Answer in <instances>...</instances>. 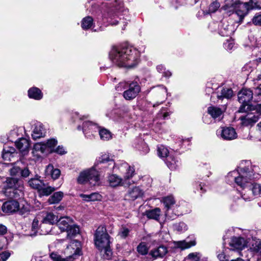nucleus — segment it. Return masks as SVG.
Listing matches in <instances>:
<instances>
[{
  "mask_svg": "<svg viewBox=\"0 0 261 261\" xmlns=\"http://www.w3.org/2000/svg\"><path fill=\"white\" fill-rule=\"evenodd\" d=\"M261 175V169L255 165H252L249 161H243L238 171L229 172L227 177L230 180H234L236 183L243 188L242 197L245 200H250L254 196H258L261 193V186L256 183L245 185L253 179L259 178Z\"/></svg>",
  "mask_w": 261,
  "mask_h": 261,
  "instance_id": "f257e3e1",
  "label": "nucleus"
},
{
  "mask_svg": "<svg viewBox=\"0 0 261 261\" xmlns=\"http://www.w3.org/2000/svg\"><path fill=\"white\" fill-rule=\"evenodd\" d=\"M140 53L129 46H113L110 53V58L113 63L119 67L131 68L138 63Z\"/></svg>",
  "mask_w": 261,
  "mask_h": 261,
  "instance_id": "f03ea898",
  "label": "nucleus"
},
{
  "mask_svg": "<svg viewBox=\"0 0 261 261\" xmlns=\"http://www.w3.org/2000/svg\"><path fill=\"white\" fill-rule=\"evenodd\" d=\"M238 98L239 102L241 103V106L239 108L238 112H246L250 108V102L254 98L255 101L254 91L253 92L250 89L243 88L238 93Z\"/></svg>",
  "mask_w": 261,
  "mask_h": 261,
  "instance_id": "7ed1b4c3",
  "label": "nucleus"
},
{
  "mask_svg": "<svg viewBox=\"0 0 261 261\" xmlns=\"http://www.w3.org/2000/svg\"><path fill=\"white\" fill-rule=\"evenodd\" d=\"M162 202L163 203L165 210V216L169 220H174L177 216L182 215V212L178 210L177 205H175V201L172 196H168L163 198Z\"/></svg>",
  "mask_w": 261,
  "mask_h": 261,
  "instance_id": "20e7f679",
  "label": "nucleus"
},
{
  "mask_svg": "<svg viewBox=\"0 0 261 261\" xmlns=\"http://www.w3.org/2000/svg\"><path fill=\"white\" fill-rule=\"evenodd\" d=\"M110 239L111 237L105 226H100L97 228L94 234L95 245L101 252H102L103 248L110 246Z\"/></svg>",
  "mask_w": 261,
  "mask_h": 261,
  "instance_id": "39448f33",
  "label": "nucleus"
},
{
  "mask_svg": "<svg viewBox=\"0 0 261 261\" xmlns=\"http://www.w3.org/2000/svg\"><path fill=\"white\" fill-rule=\"evenodd\" d=\"M235 10L236 13L240 18V22H241L244 17L247 15L249 10L253 9H260L257 2H253V0H250L247 3H242L240 1L236 3L234 6L232 8Z\"/></svg>",
  "mask_w": 261,
  "mask_h": 261,
  "instance_id": "423d86ee",
  "label": "nucleus"
},
{
  "mask_svg": "<svg viewBox=\"0 0 261 261\" xmlns=\"http://www.w3.org/2000/svg\"><path fill=\"white\" fill-rule=\"evenodd\" d=\"M99 180L98 172L94 167L81 172L77 178L79 184H84L89 182L92 186L97 185Z\"/></svg>",
  "mask_w": 261,
  "mask_h": 261,
  "instance_id": "0eeeda50",
  "label": "nucleus"
},
{
  "mask_svg": "<svg viewBox=\"0 0 261 261\" xmlns=\"http://www.w3.org/2000/svg\"><path fill=\"white\" fill-rule=\"evenodd\" d=\"M80 242L76 240L71 241L64 251L65 255L64 261H73L74 259L81 254V249L79 247Z\"/></svg>",
  "mask_w": 261,
  "mask_h": 261,
  "instance_id": "6e6552de",
  "label": "nucleus"
},
{
  "mask_svg": "<svg viewBox=\"0 0 261 261\" xmlns=\"http://www.w3.org/2000/svg\"><path fill=\"white\" fill-rule=\"evenodd\" d=\"M18 180L15 178H9L6 180V185L0 193L1 194L10 198H16V188Z\"/></svg>",
  "mask_w": 261,
  "mask_h": 261,
  "instance_id": "1a4fd4ad",
  "label": "nucleus"
},
{
  "mask_svg": "<svg viewBox=\"0 0 261 261\" xmlns=\"http://www.w3.org/2000/svg\"><path fill=\"white\" fill-rule=\"evenodd\" d=\"M141 91V87L137 82L128 84V89L123 93V97L127 100H131L138 95Z\"/></svg>",
  "mask_w": 261,
  "mask_h": 261,
  "instance_id": "9d476101",
  "label": "nucleus"
},
{
  "mask_svg": "<svg viewBox=\"0 0 261 261\" xmlns=\"http://www.w3.org/2000/svg\"><path fill=\"white\" fill-rule=\"evenodd\" d=\"M121 4L119 3V6H114V8L110 9L106 14L104 15V17L108 19V21L112 25H117L119 20L116 19L121 10Z\"/></svg>",
  "mask_w": 261,
  "mask_h": 261,
  "instance_id": "9b49d317",
  "label": "nucleus"
},
{
  "mask_svg": "<svg viewBox=\"0 0 261 261\" xmlns=\"http://www.w3.org/2000/svg\"><path fill=\"white\" fill-rule=\"evenodd\" d=\"M144 191L139 186L129 187L125 195V199L134 201L137 199L142 198L144 195Z\"/></svg>",
  "mask_w": 261,
  "mask_h": 261,
  "instance_id": "f8f14e48",
  "label": "nucleus"
},
{
  "mask_svg": "<svg viewBox=\"0 0 261 261\" xmlns=\"http://www.w3.org/2000/svg\"><path fill=\"white\" fill-rule=\"evenodd\" d=\"M100 126L91 121H85L83 124L82 130L86 137L91 138L94 134L98 132Z\"/></svg>",
  "mask_w": 261,
  "mask_h": 261,
  "instance_id": "ddd939ff",
  "label": "nucleus"
},
{
  "mask_svg": "<svg viewBox=\"0 0 261 261\" xmlns=\"http://www.w3.org/2000/svg\"><path fill=\"white\" fill-rule=\"evenodd\" d=\"M249 253L251 256L248 258V261H261V242L255 241L252 244Z\"/></svg>",
  "mask_w": 261,
  "mask_h": 261,
  "instance_id": "4468645a",
  "label": "nucleus"
},
{
  "mask_svg": "<svg viewBox=\"0 0 261 261\" xmlns=\"http://www.w3.org/2000/svg\"><path fill=\"white\" fill-rule=\"evenodd\" d=\"M258 115L254 112H250L244 116H241L240 119L241 121L242 125L245 126H252L258 120L259 116Z\"/></svg>",
  "mask_w": 261,
  "mask_h": 261,
  "instance_id": "2eb2a0df",
  "label": "nucleus"
},
{
  "mask_svg": "<svg viewBox=\"0 0 261 261\" xmlns=\"http://www.w3.org/2000/svg\"><path fill=\"white\" fill-rule=\"evenodd\" d=\"M217 134L225 140H232L237 137V134L235 129L230 127L222 128L221 130L217 132Z\"/></svg>",
  "mask_w": 261,
  "mask_h": 261,
  "instance_id": "dca6fc26",
  "label": "nucleus"
},
{
  "mask_svg": "<svg viewBox=\"0 0 261 261\" xmlns=\"http://www.w3.org/2000/svg\"><path fill=\"white\" fill-rule=\"evenodd\" d=\"M19 207V203L18 201L11 200L6 201L3 203L2 210L5 213L10 214L17 212Z\"/></svg>",
  "mask_w": 261,
  "mask_h": 261,
  "instance_id": "f3484780",
  "label": "nucleus"
},
{
  "mask_svg": "<svg viewBox=\"0 0 261 261\" xmlns=\"http://www.w3.org/2000/svg\"><path fill=\"white\" fill-rule=\"evenodd\" d=\"M233 32V27L226 20H222L218 26V33L222 36H229Z\"/></svg>",
  "mask_w": 261,
  "mask_h": 261,
  "instance_id": "a211bd4d",
  "label": "nucleus"
},
{
  "mask_svg": "<svg viewBox=\"0 0 261 261\" xmlns=\"http://www.w3.org/2000/svg\"><path fill=\"white\" fill-rule=\"evenodd\" d=\"M118 169L121 172H125L124 176L125 179H128L133 177L135 173V169L133 167H131L128 164L123 162L121 163L118 164Z\"/></svg>",
  "mask_w": 261,
  "mask_h": 261,
  "instance_id": "6ab92c4d",
  "label": "nucleus"
},
{
  "mask_svg": "<svg viewBox=\"0 0 261 261\" xmlns=\"http://www.w3.org/2000/svg\"><path fill=\"white\" fill-rule=\"evenodd\" d=\"M57 144V141L55 139L48 140L46 143H37L34 145V149L36 151H40L44 153L47 148H51L54 147Z\"/></svg>",
  "mask_w": 261,
  "mask_h": 261,
  "instance_id": "aec40b11",
  "label": "nucleus"
},
{
  "mask_svg": "<svg viewBox=\"0 0 261 261\" xmlns=\"http://www.w3.org/2000/svg\"><path fill=\"white\" fill-rule=\"evenodd\" d=\"M15 142L16 147L23 155H24L28 153L30 146L29 140L21 138Z\"/></svg>",
  "mask_w": 261,
  "mask_h": 261,
  "instance_id": "412c9836",
  "label": "nucleus"
},
{
  "mask_svg": "<svg viewBox=\"0 0 261 261\" xmlns=\"http://www.w3.org/2000/svg\"><path fill=\"white\" fill-rule=\"evenodd\" d=\"M246 240L242 237H234L230 243V249L232 250H242L246 246Z\"/></svg>",
  "mask_w": 261,
  "mask_h": 261,
  "instance_id": "4be33fe9",
  "label": "nucleus"
},
{
  "mask_svg": "<svg viewBox=\"0 0 261 261\" xmlns=\"http://www.w3.org/2000/svg\"><path fill=\"white\" fill-rule=\"evenodd\" d=\"M168 252L167 248L163 245H161L158 248L152 249L149 253V255L153 258L163 257Z\"/></svg>",
  "mask_w": 261,
  "mask_h": 261,
  "instance_id": "5701e85b",
  "label": "nucleus"
},
{
  "mask_svg": "<svg viewBox=\"0 0 261 261\" xmlns=\"http://www.w3.org/2000/svg\"><path fill=\"white\" fill-rule=\"evenodd\" d=\"M57 226L61 231H66L72 223V220L68 217H62L57 220Z\"/></svg>",
  "mask_w": 261,
  "mask_h": 261,
  "instance_id": "b1692460",
  "label": "nucleus"
},
{
  "mask_svg": "<svg viewBox=\"0 0 261 261\" xmlns=\"http://www.w3.org/2000/svg\"><path fill=\"white\" fill-rule=\"evenodd\" d=\"M225 109L226 108L225 107H223V109H222L221 108L217 107L211 106L207 108V113L212 116L213 118L215 119L217 118L220 119L221 115Z\"/></svg>",
  "mask_w": 261,
  "mask_h": 261,
  "instance_id": "393cba45",
  "label": "nucleus"
},
{
  "mask_svg": "<svg viewBox=\"0 0 261 261\" xmlns=\"http://www.w3.org/2000/svg\"><path fill=\"white\" fill-rule=\"evenodd\" d=\"M40 178L41 177L39 175H36L35 177L31 178L28 181L29 186L39 191L42 186H44V182Z\"/></svg>",
  "mask_w": 261,
  "mask_h": 261,
  "instance_id": "a878e982",
  "label": "nucleus"
},
{
  "mask_svg": "<svg viewBox=\"0 0 261 261\" xmlns=\"http://www.w3.org/2000/svg\"><path fill=\"white\" fill-rule=\"evenodd\" d=\"M44 134L45 130L43 127V125L40 122L36 123L32 134L33 139L36 140L40 138L44 135Z\"/></svg>",
  "mask_w": 261,
  "mask_h": 261,
  "instance_id": "bb28decb",
  "label": "nucleus"
},
{
  "mask_svg": "<svg viewBox=\"0 0 261 261\" xmlns=\"http://www.w3.org/2000/svg\"><path fill=\"white\" fill-rule=\"evenodd\" d=\"M58 217L51 213H47L46 216L42 219V223L40 224V227L43 228L44 225L46 224L53 225L57 223Z\"/></svg>",
  "mask_w": 261,
  "mask_h": 261,
  "instance_id": "cd10ccee",
  "label": "nucleus"
},
{
  "mask_svg": "<svg viewBox=\"0 0 261 261\" xmlns=\"http://www.w3.org/2000/svg\"><path fill=\"white\" fill-rule=\"evenodd\" d=\"M98 162L104 165V166H102L104 168L107 167V166L105 164L107 163H108V166L110 169H114L116 167L115 163L113 160L110 159L109 154H105L101 155L99 158Z\"/></svg>",
  "mask_w": 261,
  "mask_h": 261,
  "instance_id": "c85d7f7f",
  "label": "nucleus"
},
{
  "mask_svg": "<svg viewBox=\"0 0 261 261\" xmlns=\"http://www.w3.org/2000/svg\"><path fill=\"white\" fill-rule=\"evenodd\" d=\"M28 96L35 100H40L43 97L41 91L37 87H32L28 90Z\"/></svg>",
  "mask_w": 261,
  "mask_h": 261,
  "instance_id": "c756f323",
  "label": "nucleus"
},
{
  "mask_svg": "<svg viewBox=\"0 0 261 261\" xmlns=\"http://www.w3.org/2000/svg\"><path fill=\"white\" fill-rule=\"evenodd\" d=\"M175 247L180 248L181 250L186 249L194 246L196 245V241L195 240L187 242L186 240L175 242Z\"/></svg>",
  "mask_w": 261,
  "mask_h": 261,
  "instance_id": "7c9ffc66",
  "label": "nucleus"
},
{
  "mask_svg": "<svg viewBox=\"0 0 261 261\" xmlns=\"http://www.w3.org/2000/svg\"><path fill=\"white\" fill-rule=\"evenodd\" d=\"M46 174L50 175L54 179H56L59 178L61 174V171L59 169L54 168L52 165H48L46 169Z\"/></svg>",
  "mask_w": 261,
  "mask_h": 261,
  "instance_id": "2f4dec72",
  "label": "nucleus"
},
{
  "mask_svg": "<svg viewBox=\"0 0 261 261\" xmlns=\"http://www.w3.org/2000/svg\"><path fill=\"white\" fill-rule=\"evenodd\" d=\"M80 197L86 201H94L100 200L101 196L98 193H92L90 194H80Z\"/></svg>",
  "mask_w": 261,
  "mask_h": 261,
  "instance_id": "473e14b6",
  "label": "nucleus"
},
{
  "mask_svg": "<svg viewBox=\"0 0 261 261\" xmlns=\"http://www.w3.org/2000/svg\"><path fill=\"white\" fill-rule=\"evenodd\" d=\"M166 163L169 169L175 170L178 166V161L172 155H169L166 160Z\"/></svg>",
  "mask_w": 261,
  "mask_h": 261,
  "instance_id": "72a5a7b5",
  "label": "nucleus"
},
{
  "mask_svg": "<svg viewBox=\"0 0 261 261\" xmlns=\"http://www.w3.org/2000/svg\"><path fill=\"white\" fill-rule=\"evenodd\" d=\"M63 195L62 192H55L49 198L48 202L49 204L58 203L62 199Z\"/></svg>",
  "mask_w": 261,
  "mask_h": 261,
  "instance_id": "f704fd0d",
  "label": "nucleus"
},
{
  "mask_svg": "<svg viewBox=\"0 0 261 261\" xmlns=\"http://www.w3.org/2000/svg\"><path fill=\"white\" fill-rule=\"evenodd\" d=\"M161 214V210L159 208L146 211L147 218L158 220Z\"/></svg>",
  "mask_w": 261,
  "mask_h": 261,
  "instance_id": "c9c22d12",
  "label": "nucleus"
},
{
  "mask_svg": "<svg viewBox=\"0 0 261 261\" xmlns=\"http://www.w3.org/2000/svg\"><path fill=\"white\" fill-rule=\"evenodd\" d=\"M108 181L111 187H115L120 185L122 179L116 174H112L109 176Z\"/></svg>",
  "mask_w": 261,
  "mask_h": 261,
  "instance_id": "e433bc0d",
  "label": "nucleus"
},
{
  "mask_svg": "<svg viewBox=\"0 0 261 261\" xmlns=\"http://www.w3.org/2000/svg\"><path fill=\"white\" fill-rule=\"evenodd\" d=\"M66 232H67V237L71 238L80 232V228L78 226L71 224Z\"/></svg>",
  "mask_w": 261,
  "mask_h": 261,
  "instance_id": "4c0bfd02",
  "label": "nucleus"
},
{
  "mask_svg": "<svg viewBox=\"0 0 261 261\" xmlns=\"http://www.w3.org/2000/svg\"><path fill=\"white\" fill-rule=\"evenodd\" d=\"M98 132L100 139L103 140H109L112 138L111 133L106 128L100 127Z\"/></svg>",
  "mask_w": 261,
  "mask_h": 261,
  "instance_id": "58836bf2",
  "label": "nucleus"
},
{
  "mask_svg": "<svg viewBox=\"0 0 261 261\" xmlns=\"http://www.w3.org/2000/svg\"><path fill=\"white\" fill-rule=\"evenodd\" d=\"M93 25V19L91 16H87L84 18L82 21V27L84 30H88Z\"/></svg>",
  "mask_w": 261,
  "mask_h": 261,
  "instance_id": "ea45409f",
  "label": "nucleus"
},
{
  "mask_svg": "<svg viewBox=\"0 0 261 261\" xmlns=\"http://www.w3.org/2000/svg\"><path fill=\"white\" fill-rule=\"evenodd\" d=\"M55 190V188L47 186V185L44 183V186H43L41 189L39 190L38 192L41 195L48 196Z\"/></svg>",
  "mask_w": 261,
  "mask_h": 261,
  "instance_id": "a19ab883",
  "label": "nucleus"
},
{
  "mask_svg": "<svg viewBox=\"0 0 261 261\" xmlns=\"http://www.w3.org/2000/svg\"><path fill=\"white\" fill-rule=\"evenodd\" d=\"M233 95V91L230 88H223L221 90V95H218L219 99H222L223 98L227 99L230 98Z\"/></svg>",
  "mask_w": 261,
  "mask_h": 261,
  "instance_id": "79ce46f5",
  "label": "nucleus"
},
{
  "mask_svg": "<svg viewBox=\"0 0 261 261\" xmlns=\"http://www.w3.org/2000/svg\"><path fill=\"white\" fill-rule=\"evenodd\" d=\"M193 187L194 189V192L196 193L199 190L201 195H202V194L205 193L206 191V189H205V185L204 184L202 185L201 182L199 183L198 181H195L194 182Z\"/></svg>",
  "mask_w": 261,
  "mask_h": 261,
  "instance_id": "37998d69",
  "label": "nucleus"
},
{
  "mask_svg": "<svg viewBox=\"0 0 261 261\" xmlns=\"http://www.w3.org/2000/svg\"><path fill=\"white\" fill-rule=\"evenodd\" d=\"M158 154L160 158H167L169 151L168 149L163 145L158 147Z\"/></svg>",
  "mask_w": 261,
  "mask_h": 261,
  "instance_id": "c03bdc74",
  "label": "nucleus"
},
{
  "mask_svg": "<svg viewBox=\"0 0 261 261\" xmlns=\"http://www.w3.org/2000/svg\"><path fill=\"white\" fill-rule=\"evenodd\" d=\"M104 253L102 254L103 258L106 259H111L113 255V252L111 247V245L103 248Z\"/></svg>",
  "mask_w": 261,
  "mask_h": 261,
  "instance_id": "a18cd8bd",
  "label": "nucleus"
},
{
  "mask_svg": "<svg viewBox=\"0 0 261 261\" xmlns=\"http://www.w3.org/2000/svg\"><path fill=\"white\" fill-rule=\"evenodd\" d=\"M130 229L125 226H122L118 232V236L121 238L125 239L129 234Z\"/></svg>",
  "mask_w": 261,
  "mask_h": 261,
  "instance_id": "49530a36",
  "label": "nucleus"
},
{
  "mask_svg": "<svg viewBox=\"0 0 261 261\" xmlns=\"http://www.w3.org/2000/svg\"><path fill=\"white\" fill-rule=\"evenodd\" d=\"M137 251L141 255H145L148 253V248L144 243H141L137 248Z\"/></svg>",
  "mask_w": 261,
  "mask_h": 261,
  "instance_id": "de8ad7c7",
  "label": "nucleus"
},
{
  "mask_svg": "<svg viewBox=\"0 0 261 261\" xmlns=\"http://www.w3.org/2000/svg\"><path fill=\"white\" fill-rule=\"evenodd\" d=\"M174 228L179 232H182L187 229V225L184 222H179L174 225Z\"/></svg>",
  "mask_w": 261,
  "mask_h": 261,
  "instance_id": "09e8293b",
  "label": "nucleus"
},
{
  "mask_svg": "<svg viewBox=\"0 0 261 261\" xmlns=\"http://www.w3.org/2000/svg\"><path fill=\"white\" fill-rule=\"evenodd\" d=\"M201 257V255L199 252H193L190 253L188 256L187 258L188 259L191 260L192 261H199L200 258Z\"/></svg>",
  "mask_w": 261,
  "mask_h": 261,
  "instance_id": "8fccbe9b",
  "label": "nucleus"
},
{
  "mask_svg": "<svg viewBox=\"0 0 261 261\" xmlns=\"http://www.w3.org/2000/svg\"><path fill=\"white\" fill-rule=\"evenodd\" d=\"M254 97L255 101H261V84L254 89Z\"/></svg>",
  "mask_w": 261,
  "mask_h": 261,
  "instance_id": "3c124183",
  "label": "nucleus"
},
{
  "mask_svg": "<svg viewBox=\"0 0 261 261\" xmlns=\"http://www.w3.org/2000/svg\"><path fill=\"white\" fill-rule=\"evenodd\" d=\"M220 6V3L216 1L210 5L208 10L211 13H214L218 10Z\"/></svg>",
  "mask_w": 261,
  "mask_h": 261,
  "instance_id": "603ef678",
  "label": "nucleus"
},
{
  "mask_svg": "<svg viewBox=\"0 0 261 261\" xmlns=\"http://www.w3.org/2000/svg\"><path fill=\"white\" fill-rule=\"evenodd\" d=\"M17 212L21 215L28 214L29 212V208L28 205H22L20 206L19 205Z\"/></svg>",
  "mask_w": 261,
  "mask_h": 261,
  "instance_id": "864d4df0",
  "label": "nucleus"
},
{
  "mask_svg": "<svg viewBox=\"0 0 261 261\" xmlns=\"http://www.w3.org/2000/svg\"><path fill=\"white\" fill-rule=\"evenodd\" d=\"M50 257L54 261H64V258H62L59 254L56 252H52L50 253Z\"/></svg>",
  "mask_w": 261,
  "mask_h": 261,
  "instance_id": "5fc2aeb1",
  "label": "nucleus"
},
{
  "mask_svg": "<svg viewBox=\"0 0 261 261\" xmlns=\"http://www.w3.org/2000/svg\"><path fill=\"white\" fill-rule=\"evenodd\" d=\"M223 45L226 49L230 50L232 49L234 46L233 41L232 40H227L226 42L224 43Z\"/></svg>",
  "mask_w": 261,
  "mask_h": 261,
  "instance_id": "6e6d98bb",
  "label": "nucleus"
},
{
  "mask_svg": "<svg viewBox=\"0 0 261 261\" xmlns=\"http://www.w3.org/2000/svg\"><path fill=\"white\" fill-rule=\"evenodd\" d=\"M10 256L8 251H4L0 253V261H6Z\"/></svg>",
  "mask_w": 261,
  "mask_h": 261,
  "instance_id": "4d7b16f0",
  "label": "nucleus"
},
{
  "mask_svg": "<svg viewBox=\"0 0 261 261\" xmlns=\"http://www.w3.org/2000/svg\"><path fill=\"white\" fill-rule=\"evenodd\" d=\"M239 1L238 0H225V7L227 8H233L234 5H236V3H238Z\"/></svg>",
  "mask_w": 261,
  "mask_h": 261,
  "instance_id": "13d9d810",
  "label": "nucleus"
},
{
  "mask_svg": "<svg viewBox=\"0 0 261 261\" xmlns=\"http://www.w3.org/2000/svg\"><path fill=\"white\" fill-rule=\"evenodd\" d=\"M252 22L255 25H261V14L254 16L252 18Z\"/></svg>",
  "mask_w": 261,
  "mask_h": 261,
  "instance_id": "bf43d9fd",
  "label": "nucleus"
},
{
  "mask_svg": "<svg viewBox=\"0 0 261 261\" xmlns=\"http://www.w3.org/2000/svg\"><path fill=\"white\" fill-rule=\"evenodd\" d=\"M4 151H5L6 152L9 153L11 155L14 156V154L15 153L16 150L14 147H10L5 146L4 148Z\"/></svg>",
  "mask_w": 261,
  "mask_h": 261,
  "instance_id": "052dcab7",
  "label": "nucleus"
},
{
  "mask_svg": "<svg viewBox=\"0 0 261 261\" xmlns=\"http://www.w3.org/2000/svg\"><path fill=\"white\" fill-rule=\"evenodd\" d=\"M217 257L220 261H229L228 257L225 255L223 252L218 254Z\"/></svg>",
  "mask_w": 261,
  "mask_h": 261,
  "instance_id": "680f3d73",
  "label": "nucleus"
},
{
  "mask_svg": "<svg viewBox=\"0 0 261 261\" xmlns=\"http://www.w3.org/2000/svg\"><path fill=\"white\" fill-rule=\"evenodd\" d=\"M11 157H13V155H11L9 153L6 152L5 151H4V150L3 151L2 158L4 160L11 161Z\"/></svg>",
  "mask_w": 261,
  "mask_h": 261,
  "instance_id": "e2e57ef3",
  "label": "nucleus"
},
{
  "mask_svg": "<svg viewBox=\"0 0 261 261\" xmlns=\"http://www.w3.org/2000/svg\"><path fill=\"white\" fill-rule=\"evenodd\" d=\"M55 152L58 153L60 154H64L66 153V151L65 150L64 147L63 146H59L55 150Z\"/></svg>",
  "mask_w": 261,
  "mask_h": 261,
  "instance_id": "0e129e2a",
  "label": "nucleus"
},
{
  "mask_svg": "<svg viewBox=\"0 0 261 261\" xmlns=\"http://www.w3.org/2000/svg\"><path fill=\"white\" fill-rule=\"evenodd\" d=\"M22 175V176L24 177H28L30 174V171L28 168H24L23 170L20 169V172Z\"/></svg>",
  "mask_w": 261,
  "mask_h": 261,
  "instance_id": "69168bd1",
  "label": "nucleus"
},
{
  "mask_svg": "<svg viewBox=\"0 0 261 261\" xmlns=\"http://www.w3.org/2000/svg\"><path fill=\"white\" fill-rule=\"evenodd\" d=\"M255 114L258 115L259 119L261 117V104H258L255 107Z\"/></svg>",
  "mask_w": 261,
  "mask_h": 261,
  "instance_id": "338daca9",
  "label": "nucleus"
},
{
  "mask_svg": "<svg viewBox=\"0 0 261 261\" xmlns=\"http://www.w3.org/2000/svg\"><path fill=\"white\" fill-rule=\"evenodd\" d=\"M39 221L37 219H34L32 222V229L36 231L38 228Z\"/></svg>",
  "mask_w": 261,
  "mask_h": 261,
  "instance_id": "774afa93",
  "label": "nucleus"
}]
</instances>
